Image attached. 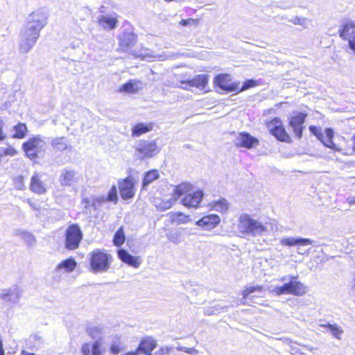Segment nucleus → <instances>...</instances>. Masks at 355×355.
Here are the masks:
<instances>
[{
  "label": "nucleus",
  "instance_id": "obj_1",
  "mask_svg": "<svg viewBox=\"0 0 355 355\" xmlns=\"http://www.w3.org/2000/svg\"><path fill=\"white\" fill-rule=\"evenodd\" d=\"M48 17V12L44 8L34 10L28 16L26 23L19 35L37 40L41 30L47 24Z\"/></svg>",
  "mask_w": 355,
  "mask_h": 355
},
{
  "label": "nucleus",
  "instance_id": "obj_2",
  "mask_svg": "<svg viewBox=\"0 0 355 355\" xmlns=\"http://www.w3.org/2000/svg\"><path fill=\"white\" fill-rule=\"evenodd\" d=\"M278 282L284 283L282 286H275L270 293L277 295H293L302 296L307 291L306 286L298 279V275H287L279 277Z\"/></svg>",
  "mask_w": 355,
  "mask_h": 355
},
{
  "label": "nucleus",
  "instance_id": "obj_3",
  "mask_svg": "<svg viewBox=\"0 0 355 355\" xmlns=\"http://www.w3.org/2000/svg\"><path fill=\"white\" fill-rule=\"evenodd\" d=\"M238 231L243 236L256 237L268 232V227L261 221L252 218L247 214H242L238 220Z\"/></svg>",
  "mask_w": 355,
  "mask_h": 355
},
{
  "label": "nucleus",
  "instance_id": "obj_4",
  "mask_svg": "<svg viewBox=\"0 0 355 355\" xmlns=\"http://www.w3.org/2000/svg\"><path fill=\"white\" fill-rule=\"evenodd\" d=\"M192 189L191 184L184 182L173 187L171 196L160 197H153L152 200L153 205L159 210L164 211L168 209L175 203L178 198L182 195L189 192Z\"/></svg>",
  "mask_w": 355,
  "mask_h": 355
},
{
  "label": "nucleus",
  "instance_id": "obj_5",
  "mask_svg": "<svg viewBox=\"0 0 355 355\" xmlns=\"http://www.w3.org/2000/svg\"><path fill=\"white\" fill-rule=\"evenodd\" d=\"M89 256L90 270L93 273L105 272L110 268L112 256L105 250L95 249Z\"/></svg>",
  "mask_w": 355,
  "mask_h": 355
},
{
  "label": "nucleus",
  "instance_id": "obj_6",
  "mask_svg": "<svg viewBox=\"0 0 355 355\" xmlns=\"http://www.w3.org/2000/svg\"><path fill=\"white\" fill-rule=\"evenodd\" d=\"M45 146L46 142L42 137L36 135L24 142L22 145V149L29 159H34L38 157L42 152L44 151Z\"/></svg>",
  "mask_w": 355,
  "mask_h": 355
},
{
  "label": "nucleus",
  "instance_id": "obj_7",
  "mask_svg": "<svg viewBox=\"0 0 355 355\" xmlns=\"http://www.w3.org/2000/svg\"><path fill=\"white\" fill-rule=\"evenodd\" d=\"M135 155L140 159L155 156L159 152L155 141L140 140L135 147Z\"/></svg>",
  "mask_w": 355,
  "mask_h": 355
},
{
  "label": "nucleus",
  "instance_id": "obj_8",
  "mask_svg": "<svg viewBox=\"0 0 355 355\" xmlns=\"http://www.w3.org/2000/svg\"><path fill=\"white\" fill-rule=\"evenodd\" d=\"M65 247L68 250H75L78 248L83 239L82 231L78 225L73 224L68 227L65 233Z\"/></svg>",
  "mask_w": 355,
  "mask_h": 355
},
{
  "label": "nucleus",
  "instance_id": "obj_9",
  "mask_svg": "<svg viewBox=\"0 0 355 355\" xmlns=\"http://www.w3.org/2000/svg\"><path fill=\"white\" fill-rule=\"evenodd\" d=\"M268 128L270 132L278 140L285 142H289L291 138L286 132L283 123L278 118H275L268 124Z\"/></svg>",
  "mask_w": 355,
  "mask_h": 355
},
{
  "label": "nucleus",
  "instance_id": "obj_10",
  "mask_svg": "<svg viewBox=\"0 0 355 355\" xmlns=\"http://www.w3.org/2000/svg\"><path fill=\"white\" fill-rule=\"evenodd\" d=\"M214 84L223 91L232 92L239 90V83L232 82L229 74H219L214 78Z\"/></svg>",
  "mask_w": 355,
  "mask_h": 355
},
{
  "label": "nucleus",
  "instance_id": "obj_11",
  "mask_svg": "<svg viewBox=\"0 0 355 355\" xmlns=\"http://www.w3.org/2000/svg\"><path fill=\"white\" fill-rule=\"evenodd\" d=\"M135 180L130 176L119 181V192L123 200H128L134 197L135 194Z\"/></svg>",
  "mask_w": 355,
  "mask_h": 355
},
{
  "label": "nucleus",
  "instance_id": "obj_12",
  "mask_svg": "<svg viewBox=\"0 0 355 355\" xmlns=\"http://www.w3.org/2000/svg\"><path fill=\"white\" fill-rule=\"evenodd\" d=\"M21 295V290L18 286H15L2 290L0 293V299L10 304H16L19 302Z\"/></svg>",
  "mask_w": 355,
  "mask_h": 355
},
{
  "label": "nucleus",
  "instance_id": "obj_13",
  "mask_svg": "<svg viewBox=\"0 0 355 355\" xmlns=\"http://www.w3.org/2000/svg\"><path fill=\"white\" fill-rule=\"evenodd\" d=\"M306 114L297 112L289 119V125L292 128L295 135L298 139H300L302 136V131L304 130V125Z\"/></svg>",
  "mask_w": 355,
  "mask_h": 355
},
{
  "label": "nucleus",
  "instance_id": "obj_14",
  "mask_svg": "<svg viewBox=\"0 0 355 355\" xmlns=\"http://www.w3.org/2000/svg\"><path fill=\"white\" fill-rule=\"evenodd\" d=\"M137 42V35L133 33L125 32L119 37L118 51L128 52L129 50Z\"/></svg>",
  "mask_w": 355,
  "mask_h": 355
},
{
  "label": "nucleus",
  "instance_id": "obj_15",
  "mask_svg": "<svg viewBox=\"0 0 355 355\" xmlns=\"http://www.w3.org/2000/svg\"><path fill=\"white\" fill-rule=\"evenodd\" d=\"M234 144L237 146L251 148L258 145L259 140L246 132L239 133L234 139Z\"/></svg>",
  "mask_w": 355,
  "mask_h": 355
},
{
  "label": "nucleus",
  "instance_id": "obj_16",
  "mask_svg": "<svg viewBox=\"0 0 355 355\" xmlns=\"http://www.w3.org/2000/svg\"><path fill=\"white\" fill-rule=\"evenodd\" d=\"M220 218L216 214H209L203 216L196 222V225L205 230H210L215 228L220 223Z\"/></svg>",
  "mask_w": 355,
  "mask_h": 355
},
{
  "label": "nucleus",
  "instance_id": "obj_17",
  "mask_svg": "<svg viewBox=\"0 0 355 355\" xmlns=\"http://www.w3.org/2000/svg\"><path fill=\"white\" fill-rule=\"evenodd\" d=\"M182 199V204L188 207H197L203 198V192L200 190L193 193H188Z\"/></svg>",
  "mask_w": 355,
  "mask_h": 355
},
{
  "label": "nucleus",
  "instance_id": "obj_18",
  "mask_svg": "<svg viewBox=\"0 0 355 355\" xmlns=\"http://www.w3.org/2000/svg\"><path fill=\"white\" fill-rule=\"evenodd\" d=\"M77 265L76 261L73 258H69L66 260L62 261L55 268L54 272L56 275L58 279H60L61 271L63 272L69 273L74 270ZM55 278V277H54Z\"/></svg>",
  "mask_w": 355,
  "mask_h": 355
},
{
  "label": "nucleus",
  "instance_id": "obj_19",
  "mask_svg": "<svg viewBox=\"0 0 355 355\" xmlns=\"http://www.w3.org/2000/svg\"><path fill=\"white\" fill-rule=\"evenodd\" d=\"M30 190L37 194H44L46 191L44 182L37 173H34L31 179Z\"/></svg>",
  "mask_w": 355,
  "mask_h": 355
},
{
  "label": "nucleus",
  "instance_id": "obj_20",
  "mask_svg": "<svg viewBox=\"0 0 355 355\" xmlns=\"http://www.w3.org/2000/svg\"><path fill=\"white\" fill-rule=\"evenodd\" d=\"M182 84H187L189 87H195L200 90H203L208 83V75L199 74L190 80H180Z\"/></svg>",
  "mask_w": 355,
  "mask_h": 355
},
{
  "label": "nucleus",
  "instance_id": "obj_21",
  "mask_svg": "<svg viewBox=\"0 0 355 355\" xmlns=\"http://www.w3.org/2000/svg\"><path fill=\"white\" fill-rule=\"evenodd\" d=\"M340 32V37L345 40H348L355 33V24L351 20H345L343 22Z\"/></svg>",
  "mask_w": 355,
  "mask_h": 355
},
{
  "label": "nucleus",
  "instance_id": "obj_22",
  "mask_svg": "<svg viewBox=\"0 0 355 355\" xmlns=\"http://www.w3.org/2000/svg\"><path fill=\"white\" fill-rule=\"evenodd\" d=\"M280 243L284 246H295V245H308L313 244V241L309 239L283 237L280 239Z\"/></svg>",
  "mask_w": 355,
  "mask_h": 355
},
{
  "label": "nucleus",
  "instance_id": "obj_23",
  "mask_svg": "<svg viewBox=\"0 0 355 355\" xmlns=\"http://www.w3.org/2000/svg\"><path fill=\"white\" fill-rule=\"evenodd\" d=\"M119 258L124 263L135 268H138L141 264L138 257L130 254L126 250L120 249L117 252Z\"/></svg>",
  "mask_w": 355,
  "mask_h": 355
},
{
  "label": "nucleus",
  "instance_id": "obj_24",
  "mask_svg": "<svg viewBox=\"0 0 355 355\" xmlns=\"http://www.w3.org/2000/svg\"><path fill=\"white\" fill-rule=\"evenodd\" d=\"M334 137V130L331 128L325 129V134L323 133L319 140L327 147L336 150L341 151V148L335 144L332 139Z\"/></svg>",
  "mask_w": 355,
  "mask_h": 355
},
{
  "label": "nucleus",
  "instance_id": "obj_25",
  "mask_svg": "<svg viewBox=\"0 0 355 355\" xmlns=\"http://www.w3.org/2000/svg\"><path fill=\"white\" fill-rule=\"evenodd\" d=\"M101 342V340H97L92 346L89 343L83 344L81 348L82 354L90 355L92 350V355H101L103 352Z\"/></svg>",
  "mask_w": 355,
  "mask_h": 355
},
{
  "label": "nucleus",
  "instance_id": "obj_26",
  "mask_svg": "<svg viewBox=\"0 0 355 355\" xmlns=\"http://www.w3.org/2000/svg\"><path fill=\"white\" fill-rule=\"evenodd\" d=\"M37 40L19 35V51L21 53H26L35 45Z\"/></svg>",
  "mask_w": 355,
  "mask_h": 355
},
{
  "label": "nucleus",
  "instance_id": "obj_27",
  "mask_svg": "<svg viewBox=\"0 0 355 355\" xmlns=\"http://www.w3.org/2000/svg\"><path fill=\"white\" fill-rule=\"evenodd\" d=\"M51 146L54 150L58 151H63L72 150L71 146L69 144L68 139L64 137H56L52 139Z\"/></svg>",
  "mask_w": 355,
  "mask_h": 355
},
{
  "label": "nucleus",
  "instance_id": "obj_28",
  "mask_svg": "<svg viewBox=\"0 0 355 355\" xmlns=\"http://www.w3.org/2000/svg\"><path fill=\"white\" fill-rule=\"evenodd\" d=\"M76 180V173L73 170L63 169L61 171L60 182L62 186H70Z\"/></svg>",
  "mask_w": 355,
  "mask_h": 355
},
{
  "label": "nucleus",
  "instance_id": "obj_29",
  "mask_svg": "<svg viewBox=\"0 0 355 355\" xmlns=\"http://www.w3.org/2000/svg\"><path fill=\"white\" fill-rule=\"evenodd\" d=\"M141 83L140 81L131 80L127 83L123 84L120 88L121 92H126L130 94L137 93L141 89Z\"/></svg>",
  "mask_w": 355,
  "mask_h": 355
},
{
  "label": "nucleus",
  "instance_id": "obj_30",
  "mask_svg": "<svg viewBox=\"0 0 355 355\" xmlns=\"http://www.w3.org/2000/svg\"><path fill=\"white\" fill-rule=\"evenodd\" d=\"M156 346V342L155 340L150 338L144 340L141 342L138 349L137 354H150L153 349Z\"/></svg>",
  "mask_w": 355,
  "mask_h": 355
},
{
  "label": "nucleus",
  "instance_id": "obj_31",
  "mask_svg": "<svg viewBox=\"0 0 355 355\" xmlns=\"http://www.w3.org/2000/svg\"><path fill=\"white\" fill-rule=\"evenodd\" d=\"M15 234L24 241V242L28 245L33 246L36 242L35 236L31 232L23 229L15 230Z\"/></svg>",
  "mask_w": 355,
  "mask_h": 355
},
{
  "label": "nucleus",
  "instance_id": "obj_32",
  "mask_svg": "<svg viewBox=\"0 0 355 355\" xmlns=\"http://www.w3.org/2000/svg\"><path fill=\"white\" fill-rule=\"evenodd\" d=\"M152 129V123H139L132 127V135L133 137H139L144 133L150 132Z\"/></svg>",
  "mask_w": 355,
  "mask_h": 355
},
{
  "label": "nucleus",
  "instance_id": "obj_33",
  "mask_svg": "<svg viewBox=\"0 0 355 355\" xmlns=\"http://www.w3.org/2000/svg\"><path fill=\"white\" fill-rule=\"evenodd\" d=\"M320 326L321 327L326 328L327 331L330 332L332 336L338 340L341 339L342 335L344 333L342 327L338 326L337 324L326 323L320 324Z\"/></svg>",
  "mask_w": 355,
  "mask_h": 355
},
{
  "label": "nucleus",
  "instance_id": "obj_34",
  "mask_svg": "<svg viewBox=\"0 0 355 355\" xmlns=\"http://www.w3.org/2000/svg\"><path fill=\"white\" fill-rule=\"evenodd\" d=\"M99 24L105 29H114L116 27L117 19L116 17L105 15L98 20Z\"/></svg>",
  "mask_w": 355,
  "mask_h": 355
},
{
  "label": "nucleus",
  "instance_id": "obj_35",
  "mask_svg": "<svg viewBox=\"0 0 355 355\" xmlns=\"http://www.w3.org/2000/svg\"><path fill=\"white\" fill-rule=\"evenodd\" d=\"M159 177V173L157 170H150L148 171L143 179L142 182V189H146V188L151 184L153 181L158 179Z\"/></svg>",
  "mask_w": 355,
  "mask_h": 355
},
{
  "label": "nucleus",
  "instance_id": "obj_36",
  "mask_svg": "<svg viewBox=\"0 0 355 355\" xmlns=\"http://www.w3.org/2000/svg\"><path fill=\"white\" fill-rule=\"evenodd\" d=\"M209 205L211 209L220 213L226 212L229 209V203L225 198H220L218 201H213Z\"/></svg>",
  "mask_w": 355,
  "mask_h": 355
},
{
  "label": "nucleus",
  "instance_id": "obj_37",
  "mask_svg": "<svg viewBox=\"0 0 355 355\" xmlns=\"http://www.w3.org/2000/svg\"><path fill=\"white\" fill-rule=\"evenodd\" d=\"M256 292L259 293L258 296H261L260 294L263 292V287L261 286L246 287L245 289L243 290L242 294L243 299L247 300L248 299H252L256 297V295H252Z\"/></svg>",
  "mask_w": 355,
  "mask_h": 355
},
{
  "label": "nucleus",
  "instance_id": "obj_38",
  "mask_svg": "<svg viewBox=\"0 0 355 355\" xmlns=\"http://www.w3.org/2000/svg\"><path fill=\"white\" fill-rule=\"evenodd\" d=\"M15 134L12 135V138L15 139H23L27 134V127L24 123H19L13 128Z\"/></svg>",
  "mask_w": 355,
  "mask_h": 355
},
{
  "label": "nucleus",
  "instance_id": "obj_39",
  "mask_svg": "<svg viewBox=\"0 0 355 355\" xmlns=\"http://www.w3.org/2000/svg\"><path fill=\"white\" fill-rule=\"evenodd\" d=\"M82 203L84 205L85 212L86 214H91L92 209L96 210V204L94 203L92 196L90 198H83Z\"/></svg>",
  "mask_w": 355,
  "mask_h": 355
},
{
  "label": "nucleus",
  "instance_id": "obj_40",
  "mask_svg": "<svg viewBox=\"0 0 355 355\" xmlns=\"http://www.w3.org/2000/svg\"><path fill=\"white\" fill-rule=\"evenodd\" d=\"M125 237L123 229L121 227L114 234L113 243L116 246H121L125 242Z\"/></svg>",
  "mask_w": 355,
  "mask_h": 355
},
{
  "label": "nucleus",
  "instance_id": "obj_41",
  "mask_svg": "<svg viewBox=\"0 0 355 355\" xmlns=\"http://www.w3.org/2000/svg\"><path fill=\"white\" fill-rule=\"evenodd\" d=\"M288 21L295 25H300L304 28H307L311 21L306 17L295 16L288 19Z\"/></svg>",
  "mask_w": 355,
  "mask_h": 355
},
{
  "label": "nucleus",
  "instance_id": "obj_42",
  "mask_svg": "<svg viewBox=\"0 0 355 355\" xmlns=\"http://www.w3.org/2000/svg\"><path fill=\"white\" fill-rule=\"evenodd\" d=\"M108 202H112L116 204L118 201L117 189L115 185H112L111 189L105 196Z\"/></svg>",
  "mask_w": 355,
  "mask_h": 355
},
{
  "label": "nucleus",
  "instance_id": "obj_43",
  "mask_svg": "<svg viewBox=\"0 0 355 355\" xmlns=\"http://www.w3.org/2000/svg\"><path fill=\"white\" fill-rule=\"evenodd\" d=\"M176 349L178 351L184 352L190 355H202V353L200 352L199 350H198L197 349L193 348V347H183V346L178 345L176 347Z\"/></svg>",
  "mask_w": 355,
  "mask_h": 355
},
{
  "label": "nucleus",
  "instance_id": "obj_44",
  "mask_svg": "<svg viewBox=\"0 0 355 355\" xmlns=\"http://www.w3.org/2000/svg\"><path fill=\"white\" fill-rule=\"evenodd\" d=\"M172 220L178 224L186 223L188 221V217L182 213L178 212L173 215Z\"/></svg>",
  "mask_w": 355,
  "mask_h": 355
},
{
  "label": "nucleus",
  "instance_id": "obj_45",
  "mask_svg": "<svg viewBox=\"0 0 355 355\" xmlns=\"http://www.w3.org/2000/svg\"><path fill=\"white\" fill-rule=\"evenodd\" d=\"M14 184L17 189L23 190L25 188L24 178L22 175H18L14 179Z\"/></svg>",
  "mask_w": 355,
  "mask_h": 355
},
{
  "label": "nucleus",
  "instance_id": "obj_46",
  "mask_svg": "<svg viewBox=\"0 0 355 355\" xmlns=\"http://www.w3.org/2000/svg\"><path fill=\"white\" fill-rule=\"evenodd\" d=\"M167 237L174 243H179L181 241V234L179 232H171L167 235Z\"/></svg>",
  "mask_w": 355,
  "mask_h": 355
},
{
  "label": "nucleus",
  "instance_id": "obj_47",
  "mask_svg": "<svg viewBox=\"0 0 355 355\" xmlns=\"http://www.w3.org/2000/svg\"><path fill=\"white\" fill-rule=\"evenodd\" d=\"M94 203L96 204V209H97L103 203L108 202L106 197L104 195L99 196H92Z\"/></svg>",
  "mask_w": 355,
  "mask_h": 355
},
{
  "label": "nucleus",
  "instance_id": "obj_48",
  "mask_svg": "<svg viewBox=\"0 0 355 355\" xmlns=\"http://www.w3.org/2000/svg\"><path fill=\"white\" fill-rule=\"evenodd\" d=\"M257 85L256 81L254 80H246L241 88L239 87V90L237 92L245 91L250 87H254Z\"/></svg>",
  "mask_w": 355,
  "mask_h": 355
},
{
  "label": "nucleus",
  "instance_id": "obj_49",
  "mask_svg": "<svg viewBox=\"0 0 355 355\" xmlns=\"http://www.w3.org/2000/svg\"><path fill=\"white\" fill-rule=\"evenodd\" d=\"M121 344L119 340L113 343L110 347V350L112 354H117L121 350Z\"/></svg>",
  "mask_w": 355,
  "mask_h": 355
},
{
  "label": "nucleus",
  "instance_id": "obj_50",
  "mask_svg": "<svg viewBox=\"0 0 355 355\" xmlns=\"http://www.w3.org/2000/svg\"><path fill=\"white\" fill-rule=\"evenodd\" d=\"M198 24V19H194L189 18L187 19H182L179 24L181 26H189V25H197Z\"/></svg>",
  "mask_w": 355,
  "mask_h": 355
},
{
  "label": "nucleus",
  "instance_id": "obj_51",
  "mask_svg": "<svg viewBox=\"0 0 355 355\" xmlns=\"http://www.w3.org/2000/svg\"><path fill=\"white\" fill-rule=\"evenodd\" d=\"M310 132L313 134L316 137L319 139L322 135H323V132H321L320 128H317L313 125H311L309 127Z\"/></svg>",
  "mask_w": 355,
  "mask_h": 355
},
{
  "label": "nucleus",
  "instance_id": "obj_52",
  "mask_svg": "<svg viewBox=\"0 0 355 355\" xmlns=\"http://www.w3.org/2000/svg\"><path fill=\"white\" fill-rule=\"evenodd\" d=\"M17 153V151L12 146L3 149L4 155L14 156Z\"/></svg>",
  "mask_w": 355,
  "mask_h": 355
},
{
  "label": "nucleus",
  "instance_id": "obj_53",
  "mask_svg": "<svg viewBox=\"0 0 355 355\" xmlns=\"http://www.w3.org/2000/svg\"><path fill=\"white\" fill-rule=\"evenodd\" d=\"M172 348L169 347H163L159 351L156 352L155 355H164L168 354L171 351Z\"/></svg>",
  "mask_w": 355,
  "mask_h": 355
},
{
  "label": "nucleus",
  "instance_id": "obj_54",
  "mask_svg": "<svg viewBox=\"0 0 355 355\" xmlns=\"http://www.w3.org/2000/svg\"><path fill=\"white\" fill-rule=\"evenodd\" d=\"M349 47L355 53V33L349 39Z\"/></svg>",
  "mask_w": 355,
  "mask_h": 355
},
{
  "label": "nucleus",
  "instance_id": "obj_55",
  "mask_svg": "<svg viewBox=\"0 0 355 355\" xmlns=\"http://www.w3.org/2000/svg\"><path fill=\"white\" fill-rule=\"evenodd\" d=\"M3 121L0 119V141H3L6 136L3 132Z\"/></svg>",
  "mask_w": 355,
  "mask_h": 355
},
{
  "label": "nucleus",
  "instance_id": "obj_56",
  "mask_svg": "<svg viewBox=\"0 0 355 355\" xmlns=\"http://www.w3.org/2000/svg\"><path fill=\"white\" fill-rule=\"evenodd\" d=\"M27 202L28 203V205L33 209H35V210H37L39 209V208L37 207V205L35 203V202H33L31 200L29 199H27Z\"/></svg>",
  "mask_w": 355,
  "mask_h": 355
},
{
  "label": "nucleus",
  "instance_id": "obj_57",
  "mask_svg": "<svg viewBox=\"0 0 355 355\" xmlns=\"http://www.w3.org/2000/svg\"><path fill=\"white\" fill-rule=\"evenodd\" d=\"M180 84H181V85L178 86V87L183 89H186V90L189 89L190 87L188 85L182 84L181 83H180Z\"/></svg>",
  "mask_w": 355,
  "mask_h": 355
},
{
  "label": "nucleus",
  "instance_id": "obj_58",
  "mask_svg": "<svg viewBox=\"0 0 355 355\" xmlns=\"http://www.w3.org/2000/svg\"><path fill=\"white\" fill-rule=\"evenodd\" d=\"M0 355H5L1 340H0Z\"/></svg>",
  "mask_w": 355,
  "mask_h": 355
},
{
  "label": "nucleus",
  "instance_id": "obj_59",
  "mask_svg": "<svg viewBox=\"0 0 355 355\" xmlns=\"http://www.w3.org/2000/svg\"><path fill=\"white\" fill-rule=\"evenodd\" d=\"M349 203H351V204H355V196H350V197L349 198Z\"/></svg>",
  "mask_w": 355,
  "mask_h": 355
},
{
  "label": "nucleus",
  "instance_id": "obj_60",
  "mask_svg": "<svg viewBox=\"0 0 355 355\" xmlns=\"http://www.w3.org/2000/svg\"><path fill=\"white\" fill-rule=\"evenodd\" d=\"M21 355H35V354L33 353H30V352H28L25 350H23L21 352Z\"/></svg>",
  "mask_w": 355,
  "mask_h": 355
},
{
  "label": "nucleus",
  "instance_id": "obj_61",
  "mask_svg": "<svg viewBox=\"0 0 355 355\" xmlns=\"http://www.w3.org/2000/svg\"><path fill=\"white\" fill-rule=\"evenodd\" d=\"M132 55L135 57H141V58H144V57H146V55H143L142 53L141 54H138V53H132Z\"/></svg>",
  "mask_w": 355,
  "mask_h": 355
},
{
  "label": "nucleus",
  "instance_id": "obj_62",
  "mask_svg": "<svg viewBox=\"0 0 355 355\" xmlns=\"http://www.w3.org/2000/svg\"><path fill=\"white\" fill-rule=\"evenodd\" d=\"M353 150L354 151H355V134H354V136L353 137Z\"/></svg>",
  "mask_w": 355,
  "mask_h": 355
},
{
  "label": "nucleus",
  "instance_id": "obj_63",
  "mask_svg": "<svg viewBox=\"0 0 355 355\" xmlns=\"http://www.w3.org/2000/svg\"><path fill=\"white\" fill-rule=\"evenodd\" d=\"M306 347L311 352H312L314 349V347L311 346H306Z\"/></svg>",
  "mask_w": 355,
  "mask_h": 355
},
{
  "label": "nucleus",
  "instance_id": "obj_64",
  "mask_svg": "<svg viewBox=\"0 0 355 355\" xmlns=\"http://www.w3.org/2000/svg\"><path fill=\"white\" fill-rule=\"evenodd\" d=\"M125 355H137V353L129 352V353L126 354Z\"/></svg>",
  "mask_w": 355,
  "mask_h": 355
}]
</instances>
